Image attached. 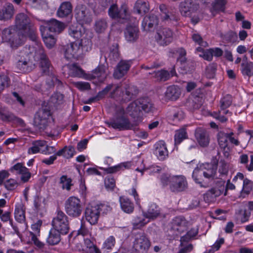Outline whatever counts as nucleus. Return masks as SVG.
I'll list each match as a JSON object with an SVG mask.
<instances>
[{"label": "nucleus", "mask_w": 253, "mask_h": 253, "mask_svg": "<svg viewBox=\"0 0 253 253\" xmlns=\"http://www.w3.org/2000/svg\"><path fill=\"white\" fill-rule=\"evenodd\" d=\"M35 28L31 22L29 17L24 13L18 14L15 17L14 27L5 29L2 34V40L8 42L12 48L21 45L26 37L32 40L36 39Z\"/></svg>", "instance_id": "1"}, {"label": "nucleus", "mask_w": 253, "mask_h": 253, "mask_svg": "<svg viewBox=\"0 0 253 253\" xmlns=\"http://www.w3.org/2000/svg\"><path fill=\"white\" fill-rule=\"evenodd\" d=\"M69 33L74 38L81 40L65 45L63 48L64 56L68 60L78 59L90 49L91 41L87 37L85 28L82 25H72Z\"/></svg>", "instance_id": "2"}, {"label": "nucleus", "mask_w": 253, "mask_h": 253, "mask_svg": "<svg viewBox=\"0 0 253 253\" xmlns=\"http://www.w3.org/2000/svg\"><path fill=\"white\" fill-rule=\"evenodd\" d=\"M132 90L133 87L129 85L123 86L121 84H109L99 91L96 96L100 100L110 92V97L121 102H127L133 95Z\"/></svg>", "instance_id": "3"}, {"label": "nucleus", "mask_w": 253, "mask_h": 253, "mask_svg": "<svg viewBox=\"0 0 253 253\" xmlns=\"http://www.w3.org/2000/svg\"><path fill=\"white\" fill-rule=\"evenodd\" d=\"M164 185H169V189L173 192H180L186 190L188 186L185 177L181 175L170 176L163 174L161 178Z\"/></svg>", "instance_id": "4"}, {"label": "nucleus", "mask_w": 253, "mask_h": 253, "mask_svg": "<svg viewBox=\"0 0 253 253\" xmlns=\"http://www.w3.org/2000/svg\"><path fill=\"white\" fill-rule=\"evenodd\" d=\"M28 55L33 62H40V64L44 72L49 67L50 64L41 43L35 42L32 46L27 48Z\"/></svg>", "instance_id": "5"}, {"label": "nucleus", "mask_w": 253, "mask_h": 253, "mask_svg": "<svg viewBox=\"0 0 253 253\" xmlns=\"http://www.w3.org/2000/svg\"><path fill=\"white\" fill-rule=\"evenodd\" d=\"M199 10V5L193 0H186L179 4V11L181 14L185 17H191V22L196 24L199 21L197 16Z\"/></svg>", "instance_id": "6"}, {"label": "nucleus", "mask_w": 253, "mask_h": 253, "mask_svg": "<svg viewBox=\"0 0 253 253\" xmlns=\"http://www.w3.org/2000/svg\"><path fill=\"white\" fill-rule=\"evenodd\" d=\"M16 68L19 72H30L36 64L29 56L27 47L19 52L16 57Z\"/></svg>", "instance_id": "7"}, {"label": "nucleus", "mask_w": 253, "mask_h": 253, "mask_svg": "<svg viewBox=\"0 0 253 253\" xmlns=\"http://www.w3.org/2000/svg\"><path fill=\"white\" fill-rule=\"evenodd\" d=\"M232 103V97L230 95L227 94L223 96L220 100V109L217 112H214L211 116L220 122L224 123L227 121V119L224 115L230 116L232 113L227 109L231 106Z\"/></svg>", "instance_id": "8"}, {"label": "nucleus", "mask_w": 253, "mask_h": 253, "mask_svg": "<svg viewBox=\"0 0 253 253\" xmlns=\"http://www.w3.org/2000/svg\"><path fill=\"white\" fill-rule=\"evenodd\" d=\"M65 210L67 214L71 217L80 216L83 211L80 199L75 196L68 198L65 203Z\"/></svg>", "instance_id": "9"}, {"label": "nucleus", "mask_w": 253, "mask_h": 253, "mask_svg": "<svg viewBox=\"0 0 253 253\" xmlns=\"http://www.w3.org/2000/svg\"><path fill=\"white\" fill-rule=\"evenodd\" d=\"M51 224L53 229L57 230L62 234H66L69 230L68 216L63 211H59L53 218Z\"/></svg>", "instance_id": "10"}, {"label": "nucleus", "mask_w": 253, "mask_h": 253, "mask_svg": "<svg viewBox=\"0 0 253 253\" xmlns=\"http://www.w3.org/2000/svg\"><path fill=\"white\" fill-rule=\"evenodd\" d=\"M160 211L159 207L156 204L153 203L150 205L147 211L143 213V215L148 219H153L157 217L160 214ZM149 220L144 219H140V218L137 217L134 221L133 220V226H135L137 228L143 226L145 224L149 222Z\"/></svg>", "instance_id": "11"}, {"label": "nucleus", "mask_w": 253, "mask_h": 253, "mask_svg": "<svg viewBox=\"0 0 253 253\" xmlns=\"http://www.w3.org/2000/svg\"><path fill=\"white\" fill-rule=\"evenodd\" d=\"M75 17L77 20L81 24H74V25H80L89 24L93 18L92 11L86 6L84 5H78L75 9Z\"/></svg>", "instance_id": "12"}, {"label": "nucleus", "mask_w": 253, "mask_h": 253, "mask_svg": "<svg viewBox=\"0 0 253 253\" xmlns=\"http://www.w3.org/2000/svg\"><path fill=\"white\" fill-rule=\"evenodd\" d=\"M188 222L182 216L175 217L171 221L169 234L172 238H175L186 229Z\"/></svg>", "instance_id": "13"}, {"label": "nucleus", "mask_w": 253, "mask_h": 253, "mask_svg": "<svg viewBox=\"0 0 253 253\" xmlns=\"http://www.w3.org/2000/svg\"><path fill=\"white\" fill-rule=\"evenodd\" d=\"M151 246V242L148 237L142 233L135 235L133 242V248L137 252L146 253Z\"/></svg>", "instance_id": "14"}, {"label": "nucleus", "mask_w": 253, "mask_h": 253, "mask_svg": "<svg viewBox=\"0 0 253 253\" xmlns=\"http://www.w3.org/2000/svg\"><path fill=\"white\" fill-rule=\"evenodd\" d=\"M118 116H122L118 114V110L117 111ZM109 127H111L114 129L119 130L131 129L134 127L128 119L124 116H118L116 118L113 119L107 123Z\"/></svg>", "instance_id": "15"}, {"label": "nucleus", "mask_w": 253, "mask_h": 253, "mask_svg": "<svg viewBox=\"0 0 253 253\" xmlns=\"http://www.w3.org/2000/svg\"><path fill=\"white\" fill-rule=\"evenodd\" d=\"M155 38L160 45H167L172 42L173 33L169 28H161L158 29Z\"/></svg>", "instance_id": "16"}, {"label": "nucleus", "mask_w": 253, "mask_h": 253, "mask_svg": "<svg viewBox=\"0 0 253 253\" xmlns=\"http://www.w3.org/2000/svg\"><path fill=\"white\" fill-rule=\"evenodd\" d=\"M205 170L200 169H195L192 174V177L195 182L202 184V181H200V178H197L196 177V174L199 175L201 176L202 175L206 178H213L215 176L216 171V166L212 164H206L205 165Z\"/></svg>", "instance_id": "17"}, {"label": "nucleus", "mask_w": 253, "mask_h": 253, "mask_svg": "<svg viewBox=\"0 0 253 253\" xmlns=\"http://www.w3.org/2000/svg\"><path fill=\"white\" fill-rule=\"evenodd\" d=\"M118 114L120 115L128 114L134 118H137V121L140 122L141 110L139 106L137 100L130 103L127 107L126 110L121 108L118 110Z\"/></svg>", "instance_id": "18"}, {"label": "nucleus", "mask_w": 253, "mask_h": 253, "mask_svg": "<svg viewBox=\"0 0 253 253\" xmlns=\"http://www.w3.org/2000/svg\"><path fill=\"white\" fill-rule=\"evenodd\" d=\"M84 215L85 219L91 225L96 224L100 216L99 206L97 205H88L85 209Z\"/></svg>", "instance_id": "19"}, {"label": "nucleus", "mask_w": 253, "mask_h": 253, "mask_svg": "<svg viewBox=\"0 0 253 253\" xmlns=\"http://www.w3.org/2000/svg\"><path fill=\"white\" fill-rule=\"evenodd\" d=\"M50 115L48 109H42L36 114L34 120V125L39 129H43L47 124V120Z\"/></svg>", "instance_id": "20"}, {"label": "nucleus", "mask_w": 253, "mask_h": 253, "mask_svg": "<svg viewBox=\"0 0 253 253\" xmlns=\"http://www.w3.org/2000/svg\"><path fill=\"white\" fill-rule=\"evenodd\" d=\"M108 13L111 18L116 19H127L129 16L127 8L126 5L119 9L116 4H113L109 8Z\"/></svg>", "instance_id": "21"}, {"label": "nucleus", "mask_w": 253, "mask_h": 253, "mask_svg": "<svg viewBox=\"0 0 253 253\" xmlns=\"http://www.w3.org/2000/svg\"><path fill=\"white\" fill-rule=\"evenodd\" d=\"M232 181L236 185H241L242 181H243L241 191L242 193L248 194L253 189L252 181L248 178H244V175L242 173L238 172L233 178Z\"/></svg>", "instance_id": "22"}, {"label": "nucleus", "mask_w": 253, "mask_h": 253, "mask_svg": "<svg viewBox=\"0 0 253 253\" xmlns=\"http://www.w3.org/2000/svg\"><path fill=\"white\" fill-rule=\"evenodd\" d=\"M130 60H121L117 65L113 76L115 79H119L124 77L127 72L131 65Z\"/></svg>", "instance_id": "23"}, {"label": "nucleus", "mask_w": 253, "mask_h": 253, "mask_svg": "<svg viewBox=\"0 0 253 253\" xmlns=\"http://www.w3.org/2000/svg\"><path fill=\"white\" fill-rule=\"evenodd\" d=\"M42 224V221L39 220L36 223L32 225L31 228L32 231L29 232L32 241L36 246L39 248H41L43 246V244L37 238V236L40 235V228Z\"/></svg>", "instance_id": "24"}, {"label": "nucleus", "mask_w": 253, "mask_h": 253, "mask_svg": "<svg viewBox=\"0 0 253 253\" xmlns=\"http://www.w3.org/2000/svg\"><path fill=\"white\" fill-rule=\"evenodd\" d=\"M229 134L223 132H219L217 135L218 142L221 149L222 150L225 157H228L230 149L228 146V140Z\"/></svg>", "instance_id": "25"}, {"label": "nucleus", "mask_w": 253, "mask_h": 253, "mask_svg": "<svg viewBox=\"0 0 253 253\" xmlns=\"http://www.w3.org/2000/svg\"><path fill=\"white\" fill-rule=\"evenodd\" d=\"M125 37L127 42H134L139 38V29L137 26H128L125 32Z\"/></svg>", "instance_id": "26"}, {"label": "nucleus", "mask_w": 253, "mask_h": 253, "mask_svg": "<svg viewBox=\"0 0 253 253\" xmlns=\"http://www.w3.org/2000/svg\"><path fill=\"white\" fill-rule=\"evenodd\" d=\"M181 94L180 88L177 85H170L168 86L165 93L166 100H176Z\"/></svg>", "instance_id": "27"}, {"label": "nucleus", "mask_w": 253, "mask_h": 253, "mask_svg": "<svg viewBox=\"0 0 253 253\" xmlns=\"http://www.w3.org/2000/svg\"><path fill=\"white\" fill-rule=\"evenodd\" d=\"M45 26H41L46 28L47 32H54L59 33L65 28V25L57 20L52 19L45 24Z\"/></svg>", "instance_id": "28"}, {"label": "nucleus", "mask_w": 253, "mask_h": 253, "mask_svg": "<svg viewBox=\"0 0 253 253\" xmlns=\"http://www.w3.org/2000/svg\"><path fill=\"white\" fill-rule=\"evenodd\" d=\"M107 76V73L106 72L105 67L101 65L95 69L87 79L89 80L97 79L99 82H102L106 79Z\"/></svg>", "instance_id": "29"}, {"label": "nucleus", "mask_w": 253, "mask_h": 253, "mask_svg": "<svg viewBox=\"0 0 253 253\" xmlns=\"http://www.w3.org/2000/svg\"><path fill=\"white\" fill-rule=\"evenodd\" d=\"M15 12L13 5L10 3H6L2 9H0V20H7L11 19Z\"/></svg>", "instance_id": "30"}, {"label": "nucleus", "mask_w": 253, "mask_h": 253, "mask_svg": "<svg viewBox=\"0 0 253 253\" xmlns=\"http://www.w3.org/2000/svg\"><path fill=\"white\" fill-rule=\"evenodd\" d=\"M40 30L43 41L46 46L48 48H52L56 43V39L52 35L47 32L46 27H41Z\"/></svg>", "instance_id": "31"}, {"label": "nucleus", "mask_w": 253, "mask_h": 253, "mask_svg": "<svg viewBox=\"0 0 253 253\" xmlns=\"http://www.w3.org/2000/svg\"><path fill=\"white\" fill-rule=\"evenodd\" d=\"M155 154L160 160H164L168 156L166 144L163 141H159L155 144Z\"/></svg>", "instance_id": "32"}, {"label": "nucleus", "mask_w": 253, "mask_h": 253, "mask_svg": "<svg viewBox=\"0 0 253 253\" xmlns=\"http://www.w3.org/2000/svg\"><path fill=\"white\" fill-rule=\"evenodd\" d=\"M195 137L201 146H206L209 143V138L206 131L201 128L196 130Z\"/></svg>", "instance_id": "33"}, {"label": "nucleus", "mask_w": 253, "mask_h": 253, "mask_svg": "<svg viewBox=\"0 0 253 253\" xmlns=\"http://www.w3.org/2000/svg\"><path fill=\"white\" fill-rule=\"evenodd\" d=\"M14 216L15 219L19 223H24L25 221V211L24 205L18 203L15 205Z\"/></svg>", "instance_id": "34"}, {"label": "nucleus", "mask_w": 253, "mask_h": 253, "mask_svg": "<svg viewBox=\"0 0 253 253\" xmlns=\"http://www.w3.org/2000/svg\"><path fill=\"white\" fill-rule=\"evenodd\" d=\"M153 74V77L158 81L165 82L169 79L170 77L175 75L176 73L174 70H171L170 73L166 70H162L154 72Z\"/></svg>", "instance_id": "35"}, {"label": "nucleus", "mask_w": 253, "mask_h": 253, "mask_svg": "<svg viewBox=\"0 0 253 253\" xmlns=\"http://www.w3.org/2000/svg\"><path fill=\"white\" fill-rule=\"evenodd\" d=\"M244 60L241 65V71L243 76L251 77L253 76V62L247 61V57H244Z\"/></svg>", "instance_id": "36"}, {"label": "nucleus", "mask_w": 253, "mask_h": 253, "mask_svg": "<svg viewBox=\"0 0 253 253\" xmlns=\"http://www.w3.org/2000/svg\"><path fill=\"white\" fill-rule=\"evenodd\" d=\"M120 203L121 209L124 212L127 213L133 212L134 210L133 204L128 198L125 196L121 197L120 198Z\"/></svg>", "instance_id": "37"}, {"label": "nucleus", "mask_w": 253, "mask_h": 253, "mask_svg": "<svg viewBox=\"0 0 253 253\" xmlns=\"http://www.w3.org/2000/svg\"><path fill=\"white\" fill-rule=\"evenodd\" d=\"M158 23L157 17L154 14H151L144 17L142 23V26L144 30H148L153 26L157 25Z\"/></svg>", "instance_id": "38"}, {"label": "nucleus", "mask_w": 253, "mask_h": 253, "mask_svg": "<svg viewBox=\"0 0 253 253\" xmlns=\"http://www.w3.org/2000/svg\"><path fill=\"white\" fill-rule=\"evenodd\" d=\"M72 10L71 4L69 2H64L60 5L58 8L57 15L59 17L63 18L69 15Z\"/></svg>", "instance_id": "39"}, {"label": "nucleus", "mask_w": 253, "mask_h": 253, "mask_svg": "<svg viewBox=\"0 0 253 253\" xmlns=\"http://www.w3.org/2000/svg\"><path fill=\"white\" fill-rule=\"evenodd\" d=\"M134 9L138 14L145 13L149 10V3L144 0H138L135 4Z\"/></svg>", "instance_id": "40"}, {"label": "nucleus", "mask_w": 253, "mask_h": 253, "mask_svg": "<svg viewBox=\"0 0 253 253\" xmlns=\"http://www.w3.org/2000/svg\"><path fill=\"white\" fill-rule=\"evenodd\" d=\"M60 232L52 228L47 238V242L50 245H56L60 241Z\"/></svg>", "instance_id": "41"}, {"label": "nucleus", "mask_w": 253, "mask_h": 253, "mask_svg": "<svg viewBox=\"0 0 253 253\" xmlns=\"http://www.w3.org/2000/svg\"><path fill=\"white\" fill-rule=\"evenodd\" d=\"M45 146V141L39 140L34 142L33 146L28 149V153L29 154H34L38 152L44 153V150L42 148Z\"/></svg>", "instance_id": "42"}, {"label": "nucleus", "mask_w": 253, "mask_h": 253, "mask_svg": "<svg viewBox=\"0 0 253 253\" xmlns=\"http://www.w3.org/2000/svg\"><path fill=\"white\" fill-rule=\"evenodd\" d=\"M141 110H143L145 112H149L151 111L153 108V104L150 100L148 98H143L137 99Z\"/></svg>", "instance_id": "43"}, {"label": "nucleus", "mask_w": 253, "mask_h": 253, "mask_svg": "<svg viewBox=\"0 0 253 253\" xmlns=\"http://www.w3.org/2000/svg\"><path fill=\"white\" fill-rule=\"evenodd\" d=\"M69 69V75L73 77H83L84 74L83 70L75 64H71L67 66Z\"/></svg>", "instance_id": "44"}, {"label": "nucleus", "mask_w": 253, "mask_h": 253, "mask_svg": "<svg viewBox=\"0 0 253 253\" xmlns=\"http://www.w3.org/2000/svg\"><path fill=\"white\" fill-rule=\"evenodd\" d=\"M116 240L114 236H110L103 242L102 246V250L107 252L111 251L115 246Z\"/></svg>", "instance_id": "45"}, {"label": "nucleus", "mask_w": 253, "mask_h": 253, "mask_svg": "<svg viewBox=\"0 0 253 253\" xmlns=\"http://www.w3.org/2000/svg\"><path fill=\"white\" fill-rule=\"evenodd\" d=\"M0 219L3 222H7L9 221L10 224L13 230H14L16 234L18 235V236L20 237V231L19 230V228L17 226H15L13 225L12 221L10 218V212L8 211H6L4 213H2L0 216Z\"/></svg>", "instance_id": "46"}, {"label": "nucleus", "mask_w": 253, "mask_h": 253, "mask_svg": "<svg viewBox=\"0 0 253 253\" xmlns=\"http://www.w3.org/2000/svg\"><path fill=\"white\" fill-rule=\"evenodd\" d=\"M187 137V132L184 128H181L176 130L174 135L175 144H180L184 139H186Z\"/></svg>", "instance_id": "47"}, {"label": "nucleus", "mask_w": 253, "mask_h": 253, "mask_svg": "<svg viewBox=\"0 0 253 253\" xmlns=\"http://www.w3.org/2000/svg\"><path fill=\"white\" fill-rule=\"evenodd\" d=\"M108 27L107 21L105 19H98L94 24V30L97 33H101L105 31Z\"/></svg>", "instance_id": "48"}, {"label": "nucleus", "mask_w": 253, "mask_h": 253, "mask_svg": "<svg viewBox=\"0 0 253 253\" xmlns=\"http://www.w3.org/2000/svg\"><path fill=\"white\" fill-rule=\"evenodd\" d=\"M63 95L60 93H55L50 98L49 103L50 105L57 106L63 102Z\"/></svg>", "instance_id": "49"}, {"label": "nucleus", "mask_w": 253, "mask_h": 253, "mask_svg": "<svg viewBox=\"0 0 253 253\" xmlns=\"http://www.w3.org/2000/svg\"><path fill=\"white\" fill-rule=\"evenodd\" d=\"M160 9L162 12L161 17L164 21L175 20L176 18L174 16L169 14L167 10V7L164 4L160 5Z\"/></svg>", "instance_id": "50"}, {"label": "nucleus", "mask_w": 253, "mask_h": 253, "mask_svg": "<svg viewBox=\"0 0 253 253\" xmlns=\"http://www.w3.org/2000/svg\"><path fill=\"white\" fill-rule=\"evenodd\" d=\"M72 182V179L66 175H62L60 179V183L61 185L62 188L67 191L71 189V187L73 185Z\"/></svg>", "instance_id": "51"}, {"label": "nucleus", "mask_w": 253, "mask_h": 253, "mask_svg": "<svg viewBox=\"0 0 253 253\" xmlns=\"http://www.w3.org/2000/svg\"><path fill=\"white\" fill-rule=\"evenodd\" d=\"M197 50L200 52L199 54V56L203 58L205 60L207 61H211L212 60L213 57L211 48L204 50L201 47H198Z\"/></svg>", "instance_id": "52"}, {"label": "nucleus", "mask_w": 253, "mask_h": 253, "mask_svg": "<svg viewBox=\"0 0 253 253\" xmlns=\"http://www.w3.org/2000/svg\"><path fill=\"white\" fill-rule=\"evenodd\" d=\"M128 164L127 163H121L118 165L108 168L105 169V171L107 173H115L121 170L124 169L127 167Z\"/></svg>", "instance_id": "53"}, {"label": "nucleus", "mask_w": 253, "mask_h": 253, "mask_svg": "<svg viewBox=\"0 0 253 253\" xmlns=\"http://www.w3.org/2000/svg\"><path fill=\"white\" fill-rule=\"evenodd\" d=\"M216 66V64L214 63H211L207 66L205 73L207 78L211 79L214 77Z\"/></svg>", "instance_id": "54"}, {"label": "nucleus", "mask_w": 253, "mask_h": 253, "mask_svg": "<svg viewBox=\"0 0 253 253\" xmlns=\"http://www.w3.org/2000/svg\"><path fill=\"white\" fill-rule=\"evenodd\" d=\"M9 82L10 80L7 76L4 74L0 75V93L8 87Z\"/></svg>", "instance_id": "55"}, {"label": "nucleus", "mask_w": 253, "mask_h": 253, "mask_svg": "<svg viewBox=\"0 0 253 253\" xmlns=\"http://www.w3.org/2000/svg\"><path fill=\"white\" fill-rule=\"evenodd\" d=\"M13 117L7 113V109L0 104V119L3 121H9Z\"/></svg>", "instance_id": "56"}, {"label": "nucleus", "mask_w": 253, "mask_h": 253, "mask_svg": "<svg viewBox=\"0 0 253 253\" xmlns=\"http://www.w3.org/2000/svg\"><path fill=\"white\" fill-rule=\"evenodd\" d=\"M10 170L12 172L21 174L24 172V170H27V168L23 164L18 163L11 167Z\"/></svg>", "instance_id": "57"}, {"label": "nucleus", "mask_w": 253, "mask_h": 253, "mask_svg": "<svg viewBox=\"0 0 253 253\" xmlns=\"http://www.w3.org/2000/svg\"><path fill=\"white\" fill-rule=\"evenodd\" d=\"M229 170V165L223 161L219 163L218 171L222 175H226Z\"/></svg>", "instance_id": "58"}, {"label": "nucleus", "mask_w": 253, "mask_h": 253, "mask_svg": "<svg viewBox=\"0 0 253 253\" xmlns=\"http://www.w3.org/2000/svg\"><path fill=\"white\" fill-rule=\"evenodd\" d=\"M250 216V213L248 212L246 210H240L237 213V219L241 222L244 223L249 220Z\"/></svg>", "instance_id": "59"}, {"label": "nucleus", "mask_w": 253, "mask_h": 253, "mask_svg": "<svg viewBox=\"0 0 253 253\" xmlns=\"http://www.w3.org/2000/svg\"><path fill=\"white\" fill-rule=\"evenodd\" d=\"M73 84L75 87L81 91L89 89L90 88V84L87 82H73Z\"/></svg>", "instance_id": "60"}, {"label": "nucleus", "mask_w": 253, "mask_h": 253, "mask_svg": "<svg viewBox=\"0 0 253 253\" xmlns=\"http://www.w3.org/2000/svg\"><path fill=\"white\" fill-rule=\"evenodd\" d=\"M198 231L196 229H192L189 230L186 234L181 238V242H187L192 238L194 237L197 234Z\"/></svg>", "instance_id": "61"}, {"label": "nucleus", "mask_w": 253, "mask_h": 253, "mask_svg": "<svg viewBox=\"0 0 253 253\" xmlns=\"http://www.w3.org/2000/svg\"><path fill=\"white\" fill-rule=\"evenodd\" d=\"M43 3V0H27L26 4L31 7L39 9L41 7Z\"/></svg>", "instance_id": "62"}, {"label": "nucleus", "mask_w": 253, "mask_h": 253, "mask_svg": "<svg viewBox=\"0 0 253 253\" xmlns=\"http://www.w3.org/2000/svg\"><path fill=\"white\" fill-rule=\"evenodd\" d=\"M226 2L225 0H214L213 8L215 10L223 11Z\"/></svg>", "instance_id": "63"}, {"label": "nucleus", "mask_w": 253, "mask_h": 253, "mask_svg": "<svg viewBox=\"0 0 253 253\" xmlns=\"http://www.w3.org/2000/svg\"><path fill=\"white\" fill-rule=\"evenodd\" d=\"M106 188L109 191H112L115 187V180L113 177H108L104 181Z\"/></svg>", "instance_id": "64"}]
</instances>
